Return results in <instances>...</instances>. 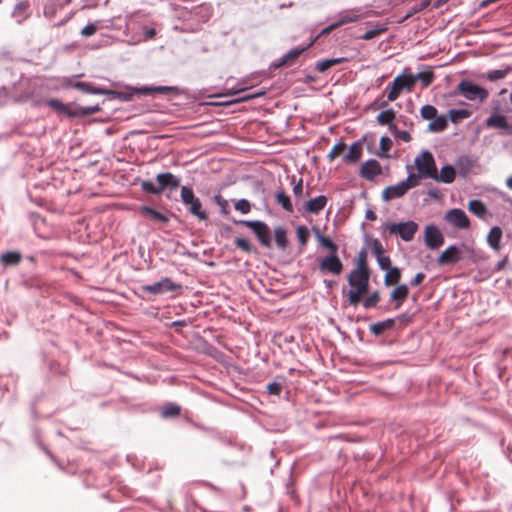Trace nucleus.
<instances>
[{
	"instance_id": "nucleus-1",
	"label": "nucleus",
	"mask_w": 512,
	"mask_h": 512,
	"mask_svg": "<svg viewBox=\"0 0 512 512\" xmlns=\"http://www.w3.org/2000/svg\"><path fill=\"white\" fill-rule=\"evenodd\" d=\"M370 272H362L352 270L348 275V283L351 286L347 296L349 304L357 306L362 296L368 292L369 289Z\"/></svg>"
},
{
	"instance_id": "nucleus-2",
	"label": "nucleus",
	"mask_w": 512,
	"mask_h": 512,
	"mask_svg": "<svg viewBox=\"0 0 512 512\" xmlns=\"http://www.w3.org/2000/svg\"><path fill=\"white\" fill-rule=\"evenodd\" d=\"M158 186L152 181L144 180L141 182V189L150 194L160 195L166 188L175 190L180 185V179L174 176L172 173H160L156 176Z\"/></svg>"
},
{
	"instance_id": "nucleus-3",
	"label": "nucleus",
	"mask_w": 512,
	"mask_h": 512,
	"mask_svg": "<svg viewBox=\"0 0 512 512\" xmlns=\"http://www.w3.org/2000/svg\"><path fill=\"white\" fill-rule=\"evenodd\" d=\"M414 79L412 74H402L394 78V80L387 86L388 101H395L402 92H412L414 90Z\"/></svg>"
},
{
	"instance_id": "nucleus-4",
	"label": "nucleus",
	"mask_w": 512,
	"mask_h": 512,
	"mask_svg": "<svg viewBox=\"0 0 512 512\" xmlns=\"http://www.w3.org/2000/svg\"><path fill=\"white\" fill-rule=\"evenodd\" d=\"M180 196L181 201L193 216H196L199 220H206L208 218L207 213L202 209L200 199L195 196L192 188L182 186Z\"/></svg>"
},
{
	"instance_id": "nucleus-5",
	"label": "nucleus",
	"mask_w": 512,
	"mask_h": 512,
	"mask_svg": "<svg viewBox=\"0 0 512 512\" xmlns=\"http://www.w3.org/2000/svg\"><path fill=\"white\" fill-rule=\"evenodd\" d=\"M47 104L53 108L55 111L59 113H63L68 115L69 117H80V116H88L95 114L100 111V107L98 105L89 106V107H81L78 106L74 109L69 108L67 105L62 103L57 99H50L47 101Z\"/></svg>"
},
{
	"instance_id": "nucleus-6",
	"label": "nucleus",
	"mask_w": 512,
	"mask_h": 512,
	"mask_svg": "<svg viewBox=\"0 0 512 512\" xmlns=\"http://www.w3.org/2000/svg\"><path fill=\"white\" fill-rule=\"evenodd\" d=\"M384 229L391 235H399L402 240L412 241L418 231V224L414 221H406L400 223H386Z\"/></svg>"
},
{
	"instance_id": "nucleus-7",
	"label": "nucleus",
	"mask_w": 512,
	"mask_h": 512,
	"mask_svg": "<svg viewBox=\"0 0 512 512\" xmlns=\"http://www.w3.org/2000/svg\"><path fill=\"white\" fill-rule=\"evenodd\" d=\"M414 168L424 176V178L436 177V163L431 152L423 151L414 159Z\"/></svg>"
},
{
	"instance_id": "nucleus-8",
	"label": "nucleus",
	"mask_w": 512,
	"mask_h": 512,
	"mask_svg": "<svg viewBox=\"0 0 512 512\" xmlns=\"http://www.w3.org/2000/svg\"><path fill=\"white\" fill-rule=\"evenodd\" d=\"M457 91L460 95H462L463 97L470 101L479 100L482 102L486 100L489 95L488 91L485 88L480 87L468 80H462L457 85Z\"/></svg>"
},
{
	"instance_id": "nucleus-9",
	"label": "nucleus",
	"mask_w": 512,
	"mask_h": 512,
	"mask_svg": "<svg viewBox=\"0 0 512 512\" xmlns=\"http://www.w3.org/2000/svg\"><path fill=\"white\" fill-rule=\"evenodd\" d=\"M240 223L250 228L255 233L262 246L265 248L271 247V232L266 223L258 220H243L240 221Z\"/></svg>"
},
{
	"instance_id": "nucleus-10",
	"label": "nucleus",
	"mask_w": 512,
	"mask_h": 512,
	"mask_svg": "<svg viewBox=\"0 0 512 512\" xmlns=\"http://www.w3.org/2000/svg\"><path fill=\"white\" fill-rule=\"evenodd\" d=\"M181 286L174 283L170 278L165 277L160 281L151 284L142 286V291L147 292L153 295L164 294L166 292H174L180 289Z\"/></svg>"
},
{
	"instance_id": "nucleus-11",
	"label": "nucleus",
	"mask_w": 512,
	"mask_h": 512,
	"mask_svg": "<svg viewBox=\"0 0 512 512\" xmlns=\"http://www.w3.org/2000/svg\"><path fill=\"white\" fill-rule=\"evenodd\" d=\"M424 242L428 248L436 250L444 244V236L437 226L428 225L424 230Z\"/></svg>"
},
{
	"instance_id": "nucleus-12",
	"label": "nucleus",
	"mask_w": 512,
	"mask_h": 512,
	"mask_svg": "<svg viewBox=\"0 0 512 512\" xmlns=\"http://www.w3.org/2000/svg\"><path fill=\"white\" fill-rule=\"evenodd\" d=\"M319 269L334 275H339L343 270V264L337 253H330V255L320 259Z\"/></svg>"
},
{
	"instance_id": "nucleus-13",
	"label": "nucleus",
	"mask_w": 512,
	"mask_h": 512,
	"mask_svg": "<svg viewBox=\"0 0 512 512\" xmlns=\"http://www.w3.org/2000/svg\"><path fill=\"white\" fill-rule=\"evenodd\" d=\"M445 219L458 229H468L470 227V220L466 213L461 209L449 210L445 215Z\"/></svg>"
},
{
	"instance_id": "nucleus-14",
	"label": "nucleus",
	"mask_w": 512,
	"mask_h": 512,
	"mask_svg": "<svg viewBox=\"0 0 512 512\" xmlns=\"http://www.w3.org/2000/svg\"><path fill=\"white\" fill-rule=\"evenodd\" d=\"M461 260V252L458 247L451 245L447 247L438 257V265L455 264Z\"/></svg>"
},
{
	"instance_id": "nucleus-15",
	"label": "nucleus",
	"mask_w": 512,
	"mask_h": 512,
	"mask_svg": "<svg viewBox=\"0 0 512 512\" xmlns=\"http://www.w3.org/2000/svg\"><path fill=\"white\" fill-rule=\"evenodd\" d=\"M382 173L381 165L378 161L374 159L367 160L362 164L360 169V175L367 179L373 180L376 176Z\"/></svg>"
},
{
	"instance_id": "nucleus-16",
	"label": "nucleus",
	"mask_w": 512,
	"mask_h": 512,
	"mask_svg": "<svg viewBox=\"0 0 512 512\" xmlns=\"http://www.w3.org/2000/svg\"><path fill=\"white\" fill-rule=\"evenodd\" d=\"M407 192V187L401 181L396 185L386 187L382 192V198L384 201H391L404 196Z\"/></svg>"
},
{
	"instance_id": "nucleus-17",
	"label": "nucleus",
	"mask_w": 512,
	"mask_h": 512,
	"mask_svg": "<svg viewBox=\"0 0 512 512\" xmlns=\"http://www.w3.org/2000/svg\"><path fill=\"white\" fill-rule=\"evenodd\" d=\"M134 91L143 95H153L156 93L169 95L178 93V88L172 86H152L136 88Z\"/></svg>"
},
{
	"instance_id": "nucleus-18",
	"label": "nucleus",
	"mask_w": 512,
	"mask_h": 512,
	"mask_svg": "<svg viewBox=\"0 0 512 512\" xmlns=\"http://www.w3.org/2000/svg\"><path fill=\"white\" fill-rule=\"evenodd\" d=\"M30 16V3L25 0L21 1L13 9L12 17L18 24L23 23Z\"/></svg>"
},
{
	"instance_id": "nucleus-19",
	"label": "nucleus",
	"mask_w": 512,
	"mask_h": 512,
	"mask_svg": "<svg viewBox=\"0 0 512 512\" xmlns=\"http://www.w3.org/2000/svg\"><path fill=\"white\" fill-rule=\"evenodd\" d=\"M456 177V171L453 166L451 165H445L441 168L440 172L436 170V177H431V179L441 182L450 184L455 180Z\"/></svg>"
},
{
	"instance_id": "nucleus-20",
	"label": "nucleus",
	"mask_w": 512,
	"mask_h": 512,
	"mask_svg": "<svg viewBox=\"0 0 512 512\" xmlns=\"http://www.w3.org/2000/svg\"><path fill=\"white\" fill-rule=\"evenodd\" d=\"M328 202V199L324 195L317 196L316 198L310 199L307 201L304 205V208L307 212L311 214H318L320 211H322L326 204Z\"/></svg>"
},
{
	"instance_id": "nucleus-21",
	"label": "nucleus",
	"mask_w": 512,
	"mask_h": 512,
	"mask_svg": "<svg viewBox=\"0 0 512 512\" xmlns=\"http://www.w3.org/2000/svg\"><path fill=\"white\" fill-rule=\"evenodd\" d=\"M409 294V289L405 284L398 285L394 288L390 294V300L395 301V308L398 309L402 303L406 300Z\"/></svg>"
},
{
	"instance_id": "nucleus-22",
	"label": "nucleus",
	"mask_w": 512,
	"mask_h": 512,
	"mask_svg": "<svg viewBox=\"0 0 512 512\" xmlns=\"http://www.w3.org/2000/svg\"><path fill=\"white\" fill-rule=\"evenodd\" d=\"M486 125L488 127L510 130L512 132V127L507 122L506 117L500 114H493L487 118Z\"/></svg>"
},
{
	"instance_id": "nucleus-23",
	"label": "nucleus",
	"mask_w": 512,
	"mask_h": 512,
	"mask_svg": "<svg viewBox=\"0 0 512 512\" xmlns=\"http://www.w3.org/2000/svg\"><path fill=\"white\" fill-rule=\"evenodd\" d=\"M362 150H363L362 143L360 141L354 142L350 146L348 154H346L344 156V161L346 163H351V164L358 162L362 156Z\"/></svg>"
},
{
	"instance_id": "nucleus-24",
	"label": "nucleus",
	"mask_w": 512,
	"mask_h": 512,
	"mask_svg": "<svg viewBox=\"0 0 512 512\" xmlns=\"http://www.w3.org/2000/svg\"><path fill=\"white\" fill-rule=\"evenodd\" d=\"M312 45V43H310L308 46L306 47H302V48H295V49H292L290 50L288 53H286L282 58H281V61L280 63L277 65V67H280V66H285V65H292L296 59L307 49L309 48L310 46Z\"/></svg>"
},
{
	"instance_id": "nucleus-25",
	"label": "nucleus",
	"mask_w": 512,
	"mask_h": 512,
	"mask_svg": "<svg viewBox=\"0 0 512 512\" xmlns=\"http://www.w3.org/2000/svg\"><path fill=\"white\" fill-rule=\"evenodd\" d=\"M360 19L361 15L356 10H347L339 14L336 24L340 27L348 23L357 22Z\"/></svg>"
},
{
	"instance_id": "nucleus-26",
	"label": "nucleus",
	"mask_w": 512,
	"mask_h": 512,
	"mask_svg": "<svg viewBox=\"0 0 512 512\" xmlns=\"http://www.w3.org/2000/svg\"><path fill=\"white\" fill-rule=\"evenodd\" d=\"M140 212L142 215L147 216L156 222L167 223L169 221V218L166 215L148 206H142L140 208Z\"/></svg>"
},
{
	"instance_id": "nucleus-27",
	"label": "nucleus",
	"mask_w": 512,
	"mask_h": 512,
	"mask_svg": "<svg viewBox=\"0 0 512 512\" xmlns=\"http://www.w3.org/2000/svg\"><path fill=\"white\" fill-rule=\"evenodd\" d=\"M502 238V230L500 227H493L487 237V241L491 248L496 251L500 250V241Z\"/></svg>"
},
{
	"instance_id": "nucleus-28",
	"label": "nucleus",
	"mask_w": 512,
	"mask_h": 512,
	"mask_svg": "<svg viewBox=\"0 0 512 512\" xmlns=\"http://www.w3.org/2000/svg\"><path fill=\"white\" fill-rule=\"evenodd\" d=\"M21 259V254L16 251H8L0 257L1 263L5 266H15L20 263Z\"/></svg>"
},
{
	"instance_id": "nucleus-29",
	"label": "nucleus",
	"mask_w": 512,
	"mask_h": 512,
	"mask_svg": "<svg viewBox=\"0 0 512 512\" xmlns=\"http://www.w3.org/2000/svg\"><path fill=\"white\" fill-rule=\"evenodd\" d=\"M413 169H414L413 166H411V165L407 166V171L409 172V175L406 178V180L402 181L408 190L418 186L420 183V179L424 178V176L421 175L419 172L417 174L413 173L412 172Z\"/></svg>"
},
{
	"instance_id": "nucleus-30",
	"label": "nucleus",
	"mask_w": 512,
	"mask_h": 512,
	"mask_svg": "<svg viewBox=\"0 0 512 512\" xmlns=\"http://www.w3.org/2000/svg\"><path fill=\"white\" fill-rule=\"evenodd\" d=\"M448 126L447 119L444 115L438 116L432 119L428 126V130L431 132H442Z\"/></svg>"
},
{
	"instance_id": "nucleus-31",
	"label": "nucleus",
	"mask_w": 512,
	"mask_h": 512,
	"mask_svg": "<svg viewBox=\"0 0 512 512\" xmlns=\"http://www.w3.org/2000/svg\"><path fill=\"white\" fill-rule=\"evenodd\" d=\"M275 199H276V202L279 205H281L285 211H287L289 213L293 212V205L290 200V197L286 194V192L284 190L277 191L275 194Z\"/></svg>"
},
{
	"instance_id": "nucleus-32",
	"label": "nucleus",
	"mask_w": 512,
	"mask_h": 512,
	"mask_svg": "<svg viewBox=\"0 0 512 512\" xmlns=\"http://www.w3.org/2000/svg\"><path fill=\"white\" fill-rule=\"evenodd\" d=\"M401 279V271L397 267H391L388 269L385 277L384 284L386 286L397 285Z\"/></svg>"
},
{
	"instance_id": "nucleus-33",
	"label": "nucleus",
	"mask_w": 512,
	"mask_h": 512,
	"mask_svg": "<svg viewBox=\"0 0 512 512\" xmlns=\"http://www.w3.org/2000/svg\"><path fill=\"white\" fill-rule=\"evenodd\" d=\"M393 326H394V320L393 319H386L385 321L377 322L375 324H372L370 326V331L374 335L378 336V335H381L382 333H384L386 330L391 329Z\"/></svg>"
},
{
	"instance_id": "nucleus-34",
	"label": "nucleus",
	"mask_w": 512,
	"mask_h": 512,
	"mask_svg": "<svg viewBox=\"0 0 512 512\" xmlns=\"http://www.w3.org/2000/svg\"><path fill=\"white\" fill-rule=\"evenodd\" d=\"M435 75L433 71H424L419 72L416 75H412V79H414V85L417 81H420L424 88L428 87L434 80Z\"/></svg>"
},
{
	"instance_id": "nucleus-35",
	"label": "nucleus",
	"mask_w": 512,
	"mask_h": 512,
	"mask_svg": "<svg viewBox=\"0 0 512 512\" xmlns=\"http://www.w3.org/2000/svg\"><path fill=\"white\" fill-rule=\"evenodd\" d=\"M468 208L470 212L480 218H484L487 214V208L480 200H471L468 204Z\"/></svg>"
},
{
	"instance_id": "nucleus-36",
	"label": "nucleus",
	"mask_w": 512,
	"mask_h": 512,
	"mask_svg": "<svg viewBox=\"0 0 512 512\" xmlns=\"http://www.w3.org/2000/svg\"><path fill=\"white\" fill-rule=\"evenodd\" d=\"M275 242L278 248L285 250L288 246V238L286 230L282 227H277L274 230Z\"/></svg>"
},
{
	"instance_id": "nucleus-37",
	"label": "nucleus",
	"mask_w": 512,
	"mask_h": 512,
	"mask_svg": "<svg viewBox=\"0 0 512 512\" xmlns=\"http://www.w3.org/2000/svg\"><path fill=\"white\" fill-rule=\"evenodd\" d=\"M395 117V111L393 109H387L382 111L377 116V121L380 125H388L390 127V125H394L392 122L394 121Z\"/></svg>"
},
{
	"instance_id": "nucleus-38",
	"label": "nucleus",
	"mask_w": 512,
	"mask_h": 512,
	"mask_svg": "<svg viewBox=\"0 0 512 512\" xmlns=\"http://www.w3.org/2000/svg\"><path fill=\"white\" fill-rule=\"evenodd\" d=\"M344 61H346L345 58H331V59H326V60H323V61H318L316 63V69L319 72H325L326 70H328L332 66L340 64V63H342Z\"/></svg>"
},
{
	"instance_id": "nucleus-39",
	"label": "nucleus",
	"mask_w": 512,
	"mask_h": 512,
	"mask_svg": "<svg viewBox=\"0 0 512 512\" xmlns=\"http://www.w3.org/2000/svg\"><path fill=\"white\" fill-rule=\"evenodd\" d=\"M392 145V140L388 136L381 137L379 143V152L377 155L381 158H387L388 152L392 148Z\"/></svg>"
},
{
	"instance_id": "nucleus-40",
	"label": "nucleus",
	"mask_w": 512,
	"mask_h": 512,
	"mask_svg": "<svg viewBox=\"0 0 512 512\" xmlns=\"http://www.w3.org/2000/svg\"><path fill=\"white\" fill-rule=\"evenodd\" d=\"M316 238L321 246L330 250L331 253H337L338 246L329 237H326L317 231Z\"/></svg>"
},
{
	"instance_id": "nucleus-41",
	"label": "nucleus",
	"mask_w": 512,
	"mask_h": 512,
	"mask_svg": "<svg viewBox=\"0 0 512 512\" xmlns=\"http://www.w3.org/2000/svg\"><path fill=\"white\" fill-rule=\"evenodd\" d=\"M471 116V112L466 109H453L449 111V119L453 123H458L459 121L469 118Z\"/></svg>"
},
{
	"instance_id": "nucleus-42",
	"label": "nucleus",
	"mask_w": 512,
	"mask_h": 512,
	"mask_svg": "<svg viewBox=\"0 0 512 512\" xmlns=\"http://www.w3.org/2000/svg\"><path fill=\"white\" fill-rule=\"evenodd\" d=\"M73 87L78 89V90H81L83 92H86V93H92V94H102L104 93V90L100 89V88H95L93 86H91L89 83H86V82H76L73 84Z\"/></svg>"
},
{
	"instance_id": "nucleus-43",
	"label": "nucleus",
	"mask_w": 512,
	"mask_h": 512,
	"mask_svg": "<svg viewBox=\"0 0 512 512\" xmlns=\"http://www.w3.org/2000/svg\"><path fill=\"white\" fill-rule=\"evenodd\" d=\"M353 270L369 272V268L367 265V254H366L365 250H362L359 252L358 257H357V266Z\"/></svg>"
},
{
	"instance_id": "nucleus-44",
	"label": "nucleus",
	"mask_w": 512,
	"mask_h": 512,
	"mask_svg": "<svg viewBox=\"0 0 512 512\" xmlns=\"http://www.w3.org/2000/svg\"><path fill=\"white\" fill-rule=\"evenodd\" d=\"M390 132L404 142H410L412 139L409 132L399 130L396 125H390Z\"/></svg>"
},
{
	"instance_id": "nucleus-45",
	"label": "nucleus",
	"mask_w": 512,
	"mask_h": 512,
	"mask_svg": "<svg viewBox=\"0 0 512 512\" xmlns=\"http://www.w3.org/2000/svg\"><path fill=\"white\" fill-rule=\"evenodd\" d=\"M386 31H387V28L384 27V26H381V27H378V28H375V29H371V30L366 31L361 36V39H363V40H371V39H374V38L382 35Z\"/></svg>"
},
{
	"instance_id": "nucleus-46",
	"label": "nucleus",
	"mask_w": 512,
	"mask_h": 512,
	"mask_svg": "<svg viewBox=\"0 0 512 512\" xmlns=\"http://www.w3.org/2000/svg\"><path fill=\"white\" fill-rule=\"evenodd\" d=\"M380 301V294L378 291L371 293L364 301L363 306L366 309L375 307Z\"/></svg>"
},
{
	"instance_id": "nucleus-47",
	"label": "nucleus",
	"mask_w": 512,
	"mask_h": 512,
	"mask_svg": "<svg viewBox=\"0 0 512 512\" xmlns=\"http://www.w3.org/2000/svg\"><path fill=\"white\" fill-rule=\"evenodd\" d=\"M420 114L422 118L432 120L437 115V109L432 105H424L420 110Z\"/></svg>"
},
{
	"instance_id": "nucleus-48",
	"label": "nucleus",
	"mask_w": 512,
	"mask_h": 512,
	"mask_svg": "<svg viewBox=\"0 0 512 512\" xmlns=\"http://www.w3.org/2000/svg\"><path fill=\"white\" fill-rule=\"evenodd\" d=\"M346 149V144L343 142H339L336 145H334L331 149V151L328 154V159L330 161H333L338 156H340Z\"/></svg>"
},
{
	"instance_id": "nucleus-49",
	"label": "nucleus",
	"mask_w": 512,
	"mask_h": 512,
	"mask_svg": "<svg viewBox=\"0 0 512 512\" xmlns=\"http://www.w3.org/2000/svg\"><path fill=\"white\" fill-rule=\"evenodd\" d=\"M296 234L299 242L305 247L309 240V231L306 226H299L296 229Z\"/></svg>"
},
{
	"instance_id": "nucleus-50",
	"label": "nucleus",
	"mask_w": 512,
	"mask_h": 512,
	"mask_svg": "<svg viewBox=\"0 0 512 512\" xmlns=\"http://www.w3.org/2000/svg\"><path fill=\"white\" fill-rule=\"evenodd\" d=\"M234 207L237 211H240L242 214H248L251 211V204L246 199H240L236 201Z\"/></svg>"
},
{
	"instance_id": "nucleus-51",
	"label": "nucleus",
	"mask_w": 512,
	"mask_h": 512,
	"mask_svg": "<svg viewBox=\"0 0 512 512\" xmlns=\"http://www.w3.org/2000/svg\"><path fill=\"white\" fill-rule=\"evenodd\" d=\"M180 414V407L175 404H169L164 407L162 415L164 417H176Z\"/></svg>"
},
{
	"instance_id": "nucleus-52",
	"label": "nucleus",
	"mask_w": 512,
	"mask_h": 512,
	"mask_svg": "<svg viewBox=\"0 0 512 512\" xmlns=\"http://www.w3.org/2000/svg\"><path fill=\"white\" fill-rule=\"evenodd\" d=\"M293 194L296 198H301L303 195V179L299 178L296 181L295 176L292 177Z\"/></svg>"
},
{
	"instance_id": "nucleus-53",
	"label": "nucleus",
	"mask_w": 512,
	"mask_h": 512,
	"mask_svg": "<svg viewBox=\"0 0 512 512\" xmlns=\"http://www.w3.org/2000/svg\"><path fill=\"white\" fill-rule=\"evenodd\" d=\"M234 243L239 249L246 253H250L252 251L250 242L244 238H236Z\"/></svg>"
},
{
	"instance_id": "nucleus-54",
	"label": "nucleus",
	"mask_w": 512,
	"mask_h": 512,
	"mask_svg": "<svg viewBox=\"0 0 512 512\" xmlns=\"http://www.w3.org/2000/svg\"><path fill=\"white\" fill-rule=\"evenodd\" d=\"M431 4V1L430 0H423L421 3L415 5L413 8H412V11L410 13H408L405 17V19H408L409 17H411L413 14L417 13V12H420L424 9H426L429 5Z\"/></svg>"
},
{
	"instance_id": "nucleus-55",
	"label": "nucleus",
	"mask_w": 512,
	"mask_h": 512,
	"mask_svg": "<svg viewBox=\"0 0 512 512\" xmlns=\"http://www.w3.org/2000/svg\"><path fill=\"white\" fill-rule=\"evenodd\" d=\"M507 75V70H492L487 74V79L490 81H495L498 79H503Z\"/></svg>"
},
{
	"instance_id": "nucleus-56",
	"label": "nucleus",
	"mask_w": 512,
	"mask_h": 512,
	"mask_svg": "<svg viewBox=\"0 0 512 512\" xmlns=\"http://www.w3.org/2000/svg\"><path fill=\"white\" fill-rule=\"evenodd\" d=\"M267 390L271 395H279L282 391V385L278 382H272L267 385Z\"/></svg>"
},
{
	"instance_id": "nucleus-57",
	"label": "nucleus",
	"mask_w": 512,
	"mask_h": 512,
	"mask_svg": "<svg viewBox=\"0 0 512 512\" xmlns=\"http://www.w3.org/2000/svg\"><path fill=\"white\" fill-rule=\"evenodd\" d=\"M97 31V26L95 24H88L81 30V35L84 37H90L94 35Z\"/></svg>"
},
{
	"instance_id": "nucleus-58",
	"label": "nucleus",
	"mask_w": 512,
	"mask_h": 512,
	"mask_svg": "<svg viewBox=\"0 0 512 512\" xmlns=\"http://www.w3.org/2000/svg\"><path fill=\"white\" fill-rule=\"evenodd\" d=\"M372 248H373V252L377 258L383 256L384 249H383L381 242L378 239L373 240Z\"/></svg>"
},
{
	"instance_id": "nucleus-59",
	"label": "nucleus",
	"mask_w": 512,
	"mask_h": 512,
	"mask_svg": "<svg viewBox=\"0 0 512 512\" xmlns=\"http://www.w3.org/2000/svg\"><path fill=\"white\" fill-rule=\"evenodd\" d=\"M378 264L382 270H388L391 267V260L387 256H381L377 258Z\"/></svg>"
},
{
	"instance_id": "nucleus-60",
	"label": "nucleus",
	"mask_w": 512,
	"mask_h": 512,
	"mask_svg": "<svg viewBox=\"0 0 512 512\" xmlns=\"http://www.w3.org/2000/svg\"><path fill=\"white\" fill-rule=\"evenodd\" d=\"M425 277H426V276H425V274H424V273H422V272L417 273V274L414 276V278L411 280V285H413V286H418V285H420V284L424 281Z\"/></svg>"
},
{
	"instance_id": "nucleus-61",
	"label": "nucleus",
	"mask_w": 512,
	"mask_h": 512,
	"mask_svg": "<svg viewBox=\"0 0 512 512\" xmlns=\"http://www.w3.org/2000/svg\"><path fill=\"white\" fill-rule=\"evenodd\" d=\"M388 100L387 101H382V102H379V100H376L372 103V108L373 109H382V108H385L387 105H388Z\"/></svg>"
},
{
	"instance_id": "nucleus-62",
	"label": "nucleus",
	"mask_w": 512,
	"mask_h": 512,
	"mask_svg": "<svg viewBox=\"0 0 512 512\" xmlns=\"http://www.w3.org/2000/svg\"><path fill=\"white\" fill-rule=\"evenodd\" d=\"M337 28H338V25L336 24V22H334L331 25H329L328 27L324 28L320 35L329 34V33H331L333 30H335Z\"/></svg>"
},
{
	"instance_id": "nucleus-63",
	"label": "nucleus",
	"mask_w": 512,
	"mask_h": 512,
	"mask_svg": "<svg viewBox=\"0 0 512 512\" xmlns=\"http://www.w3.org/2000/svg\"><path fill=\"white\" fill-rule=\"evenodd\" d=\"M156 30L154 28H149L145 31V40H151L155 37Z\"/></svg>"
},
{
	"instance_id": "nucleus-64",
	"label": "nucleus",
	"mask_w": 512,
	"mask_h": 512,
	"mask_svg": "<svg viewBox=\"0 0 512 512\" xmlns=\"http://www.w3.org/2000/svg\"><path fill=\"white\" fill-rule=\"evenodd\" d=\"M365 216H366V219H368L370 221H375L377 219L376 213L373 210H371V209L366 211V215Z\"/></svg>"
}]
</instances>
